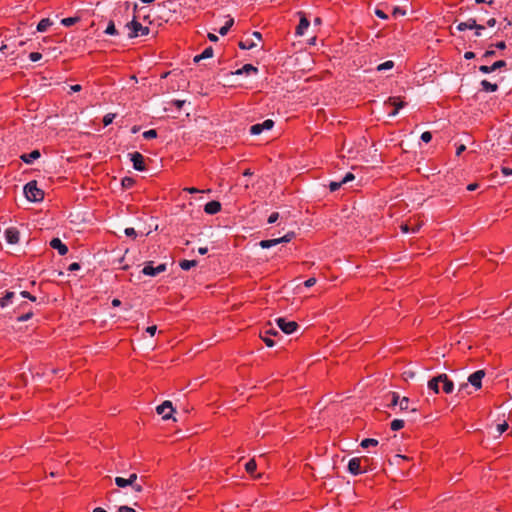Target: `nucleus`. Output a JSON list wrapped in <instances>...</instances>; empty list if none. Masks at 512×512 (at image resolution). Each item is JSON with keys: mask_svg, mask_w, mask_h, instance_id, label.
Returning <instances> with one entry per match:
<instances>
[{"mask_svg": "<svg viewBox=\"0 0 512 512\" xmlns=\"http://www.w3.org/2000/svg\"><path fill=\"white\" fill-rule=\"evenodd\" d=\"M378 445V440L374 439V438H366V439H363L360 443V446L362 448H368L370 446H377Z\"/></svg>", "mask_w": 512, "mask_h": 512, "instance_id": "nucleus-30", "label": "nucleus"}, {"mask_svg": "<svg viewBox=\"0 0 512 512\" xmlns=\"http://www.w3.org/2000/svg\"><path fill=\"white\" fill-rule=\"evenodd\" d=\"M385 105L393 106L394 109L389 112L390 117H394L398 114L399 109L403 108L406 103L398 97H389L387 101H385Z\"/></svg>", "mask_w": 512, "mask_h": 512, "instance_id": "nucleus-8", "label": "nucleus"}, {"mask_svg": "<svg viewBox=\"0 0 512 512\" xmlns=\"http://www.w3.org/2000/svg\"><path fill=\"white\" fill-rule=\"evenodd\" d=\"M276 323L278 327L285 333V334H292L295 332L299 325L295 321H287L285 318H277Z\"/></svg>", "mask_w": 512, "mask_h": 512, "instance_id": "nucleus-6", "label": "nucleus"}, {"mask_svg": "<svg viewBox=\"0 0 512 512\" xmlns=\"http://www.w3.org/2000/svg\"><path fill=\"white\" fill-rule=\"evenodd\" d=\"M132 487V489L135 491V492H142L143 490V486L141 484H137V483H134L133 485H130Z\"/></svg>", "mask_w": 512, "mask_h": 512, "instance_id": "nucleus-61", "label": "nucleus"}, {"mask_svg": "<svg viewBox=\"0 0 512 512\" xmlns=\"http://www.w3.org/2000/svg\"><path fill=\"white\" fill-rule=\"evenodd\" d=\"M481 86L483 90L486 92H495L498 90V85L495 83H491L488 80H482Z\"/></svg>", "mask_w": 512, "mask_h": 512, "instance_id": "nucleus-21", "label": "nucleus"}, {"mask_svg": "<svg viewBox=\"0 0 512 512\" xmlns=\"http://www.w3.org/2000/svg\"><path fill=\"white\" fill-rule=\"evenodd\" d=\"M342 186L341 181L340 182H330L329 189L331 192L337 191Z\"/></svg>", "mask_w": 512, "mask_h": 512, "instance_id": "nucleus-45", "label": "nucleus"}, {"mask_svg": "<svg viewBox=\"0 0 512 512\" xmlns=\"http://www.w3.org/2000/svg\"><path fill=\"white\" fill-rule=\"evenodd\" d=\"M115 484L119 487V488H125L127 486H130V482L128 479L126 478H123V477H116L115 478Z\"/></svg>", "mask_w": 512, "mask_h": 512, "instance_id": "nucleus-33", "label": "nucleus"}, {"mask_svg": "<svg viewBox=\"0 0 512 512\" xmlns=\"http://www.w3.org/2000/svg\"><path fill=\"white\" fill-rule=\"evenodd\" d=\"M105 34L111 35V36H117L119 35L118 30L115 27V24L112 20L109 21L106 30L104 31Z\"/></svg>", "mask_w": 512, "mask_h": 512, "instance_id": "nucleus-26", "label": "nucleus"}, {"mask_svg": "<svg viewBox=\"0 0 512 512\" xmlns=\"http://www.w3.org/2000/svg\"><path fill=\"white\" fill-rule=\"evenodd\" d=\"M485 376L484 370H477L468 377V382L475 388L480 389L482 387V379Z\"/></svg>", "mask_w": 512, "mask_h": 512, "instance_id": "nucleus-9", "label": "nucleus"}, {"mask_svg": "<svg viewBox=\"0 0 512 512\" xmlns=\"http://www.w3.org/2000/svg\"><path fill=\"white\" fill-rule=\"evenodd\" d=\"M315 283H316V278L311 277V278L307 279V280L304 282V285H305L306 287H312L313 285H315Z\"/></svg>", "mask_w": 512, "mask_h": 512, "instance_id": "nucleus-55", "label": "nucleus"}, {"mask_svg": "<svg viewBox=\"0 0 512 512\" xmlns=\"http://www.w3.org/2000/svg\"><path fill=\"white\" fill-rule=\"evenodd\" d=\"M400 229L403 233L411 232V227L407 223L401 224Z\"/></svg>", "mask_w": 512, "mask_h": 512, "instance_id": "nucleus-59", "label": "nucleus"}, {"mask_svg": "<svg viewBox=\"0 0 512 512\" xmlns=\"http://www.w3.org/2000/svg\"><path fill=\"white\" fill-rule=\"evenodd\" d=\"M404 424H405L404 420L394 419L390 424V428L393 431H398L404 427Z\"/></svg>", "mask_w": 512, "mask_h": 512, "instance_id": "nucleus-29", "label": "nucleus"}, {"mask_svg": "<svg viewBox=\"0 0 512 512\" xmlns=\"http://www.w3.org/2000/svg\"><path fill=\"white\" fill-rule=\"evenodd\" d=\"M392 14H393L394 16H395V15H397V14L404 15V14H405V11H403V10H402L401 8H399V7H395V8L393 9Z\"/></svg>", "mask_w": 512, "mask_h": 512, "instance_id": "nucleus-64", "label": "nucleus"}, {"mask_svg": "<svg viewBox=\"0 0 512 512\" xmlns=\"http://www.w3.org/2000/svg\"><path fill=\"white\" fill-rule=\"evenodd\" d=\"M138 476L136 473H132L129 475V477L127 478L130 482V485H133L134 483H136V480H137Z\"/></svg>", "mask_w": 512, "mask_h": 512, "instance_id": "nucleus-60", "label": "nucleus"}, {"mask_svg": "<svg viewBox=\"0 0 512 512\" xmlns=\"http://www.w3.org/2000/svg\"><path fill=\"white\" fill-rule=\"evenodd\" d=\"M496 429H497L498 436H499V435H501L502 433H504L508 429V423L507 422H503L501 424H498Z\"/></svg>", "mask_w": 512, "mask_h": 512, "instance_id": "nucleus-42", "label": "nucleus"}, {"mask_svg": "<svg viewBox=\"0 0 512 512\" xmlns=\"http://www.w3.org/2000/svg\"><path fill=\"white\" fill-rule=\"evenodd\" d=\"M126 27L129 29L128 37L130 39L136 38L138 36H145L148 35L150 30L149 27L143 26L140 22L136 20L134 17L132 21L128 22L126 24Z\"/></svg>", "mask_w": 512, "mask_h": 512, "instance_id": "nucleus-2", "label": "nucleus"}, {"mask_svg": "<svg viewBox=\"0 0 512 512\" xmlns=\"http://www.w3.org/2000/svg\"><path fill=\"white\" fill-rule=\"evenodd\" d=\"M42 58V54L39 53V52H31L29 54V59L32 61V62H37L39 61L40 59Z\"/></svg>", "mask_w": 512, "mask_h": 512, "instance_id": "nucleus-43", "label": "nucleus"}, {"mask_svg": "<svg viewBox=\"0 0 512 512\" xmlns=\"http://www.w3.org/2000/svg\"><path fill=\"white\" fill-rule=\"evenodd\" d=\"M256 468H257V463H256V461L254 459H250L245 464V470L250 475H252L256 471Z\"/></svg>", "mask_w": 512, "mask_h": 512, "instance_id": "nucleus-27", "label": "nucleus"}, {"mask_svg": "<svg viewBox=\"0 0 512 512\" xmlns=\"http://www.w3.org/2000/svg\"><path fill=\"white\" fill-rule=\"evenodd\" d=\"M278 219H279V213H278V212H273V213H271V215H270V216H269V218H268V223H269V224H273V223H275Z\"/></svg>", "mask_w": 512, "mask_h": 512, "instance_id": "nucleus-48", "label": "nucleus"}, {"mask_svg": "<svg viewBox=\"0 0 512 512\" xmlns=\"http://www.w3.org/2000/svg\"><path fill=\"white\" fill-rule=\"evenodd\" d=\"M40 157L39 150H33L30 153L22 154L20 156L21 160L27 164H31L34 160Z\"/></svg>", "mask_w": 512, "mask_h": 512, "instance_id": "nucleus-18", "label": "nucleus"}, {"mask_svg": "<svg viewBox=\"0 0 512 512\" xmlns=\"http://www.w3.org/2000/svg\"><path fill=\"white\" fill-rule=\"evenodd\" d=\"M197 261L196 260H181L179 262V266L183 269V270H189L190 268L192 267H195L197 265Z\"/></svg>", "mask_w": 512, "mask_h": 512, "instance_id": "nucleus-25", "label": "nucleus"}, {"mask_svg": "<svg viewBox=\"0 0 512 512\" xmlns=\"http://www.w3.org/2000/svg\"><path fill=\"white\" fill-rule=\"evenodd\" d=\"M375 14H376L377 17H379L381 19H387L388 18L387 14L384 11L380 10V9H376L375 10Z\"/></svg>", "mask_w": 512, "mask_h": 512, "instance_id": "nucleus-52", "label": "nucleus"}, {"mask_svg": "<svg viewBox=\"0 0 512 512\" xmlns=\"http://www.w3.org/2000/svg\"><path fill=\"white\" fill-rule=\"evenodd\" d=\"M24 194L31 202H40L44 199V191L37 187L35 180L28 182L24 186Z\"/></svg>", "mask_w": 512, "mask_h": 512, "instance_id": "nucleus-1", "label": "nucleus"}, {"mask_svg": "<svg viewBox=\"0 0 512 512\" xmlns=\"http://www.w3.org/2000/svg\"><path fill=\"white\" fill-rule=\"evenodd\" d=\"M428 388L436 394L440 392V380L437 379V376L428 381Z\"/></svg>", "mask_w": 512, "mask_h": 512, "instance_id": "nucleus-20", "label": "nucleus"}, {"mask_svg": "<svg viewBox=\"0 0 512 512\" xmlns=\"http://www.w3.org/2000/svg\"><path fill=\"white\" fill-rule=\"evenodd\" d=\"M295 238V232L289 231L286 233L283 237L275 238V239H268V240H262L259 242V246L263 249H268L270 247H273L280 243H288L292 239Z\"/></svg>", "mask_w": 512, "mask_h": 512, "instance_id": "nucleus-3", "label": "nucleus"}, {"mask_svg": "<svg viewBox=\"0 0 512 512\" xmlns=\"http://www.w3.org/2000/svg\"><path fill=\"white\" fill-rule=\"evenodd\" d=\"M506 65H507L506 61L498 60V61L494 62L491 66L481 65L479 67V71L484 74H488V73H492V72L496 71L497 69L503 68Z\"/></svg>", "mask_w": 512, "mask_h": 512, "instance_id": "nucleus-13", "label": "nucleus"}, {"mask_svg": "<svg viewBox=\"0 0 512 512\" xmlns=\"http://www.w3.org/2000/svg\"><path fill=\"white\" fill-rule=\"evenodd\" d=\"M261 339L264 341V343L268 347H273L275 345V342L271 339V337L267 334L261 335Z\"/></svg>", "mask_w": 512, "mask_h": 512, "instance_id": "nucleus-40", "label": "nucleus"}, {"mask_svg": "<svg viewBox=\"0 0 512 512\" xmlns=\"http://www.w3.org/2000/svg\"><path fill=\"white\" fill-rule=\"evenodd\" d=\"M80 269V264L77 262L71 263L68 267L69 271H76Z\"/></svg>", "mask_w": 512, "mask_h": 512, "instance_id": "nucleus-57", "label": "nucleus"}, {"mask_svg": "<svg viewBox=\"0 0 512 512\" xmlns=\"http://www.w3.org/2000/svg\"><path fill=\"white\" fill-rule=\"evenodd\" d=\"M118 512H136L133 508L128 506H120Z\"/></svg>", "mask_w": 512, "mask_h": 512, "instance_id": "nucleus-58", "label": "nucleus"}, {"mask_svg": "<svg viewBox=\"0 0 512 512\" xmlns=\"http://www.w3.org/2000/svg\"><path fill=\"white\" fill-rule=\"evenodd\" d=\"M50 246L56 249L61 256L68 253V247L59 238H53L50 241Z\"/></svg>", "mask_w": 512, "mask_h": 512, "instance_id": "nucleus-16", "label": "nucleus"}, {"mask_svg": "<svg viewBox=\"0 0 512 512\" xmlns=\"http://www.w3.org/2000/svg\"><path fill=\"white\" fill-rule=\"evenodd\" d=\"M52 25V21L49 18L42 19L37 25L38 32H45Z\"/></svg>", "mask_w": 512, "mask_h": 512, "instance_id": "nucleus-23", "label": "nucleus"}, {"mask_svg": "<svg viewBox=\"0 0 512 512\" xmlns=\"http://www.w3.org/2000/svg\"><path fill=\"white\" fill-rule=\"evenodd\" d=\"M20 295L23 297V298H27L29 299L30 301L32 302H35L36 301V297L33 296L32 294H30L28 291H22L20 293Z\"/></svg>", "mask_w": 512, "mask_h": 512, "instance_id": "nucleus-49", "label": "nucleus"}, {"mask_svg": "<svg viewBox=\"0 0 512 512\" xmlns=\"http://www.w3.org/2000/svg\"><path fill=\"white\" fill-rule=\"evenodd\" d=\"M432 139V134L429 131H425L421 134V140L425 143H429Z\"/></svg>", "mask_w": 512, "mask_h": 512, "instance_id": "nucleus-44", "label": "nucleus"}, {"mask_svg": "<svg viewBox=\"0 0 512 512\" xmlns=\"http://www.w3.org/2000/svg\"><path fill=\"white\" fill-rule=\"evenodd\" d=\"M238 46L242 50H250L256 47V43L252 39H246L244 41H240Z\"/></svg>", "mask_w": 512, "mask_h": 512, "instance_id": "nucleus-24", "label": "nucleus"}, {"mask_svg": "<svg viewBox=\"0 0 512 512\" xmlns=\"http://www.w3.org/2000/svg\"><path fill=\"white\" fill-rule=\"evenodd\" d=\"M389 395L391 397V401L388 407H395L397 405L399 406V402L401 400L399 394L397 392H391Z\"/></svg>", "mask_w": 512, "mask_h": 512, "instance_id": "nucleus-32", "label": "nucleus"}, {"mask_svg": "<svg viewBox=\"0 0 512 512\" xmlns=\"http://www.w3.org/2000/svg\"><path fill=\"white\" fill-rule=\"evenodd\" d=\"M20 233L17 228L10 227L5 230V239L9 244H17L19 242Z\"/></svg>", "mask_w": 512, "mask_h": 512, "instance_id": "nucleus-14", "label": "nucleus"}, {"mask_svg": "<svg viewBox=\"0 0 512 512\" xmlns=\"http://www.w3.org/2000/svg\"><path fill=\"white\" fill-rule=\"evenodd\" d=\"M354 179H355L354 174H353V173H351V172H349V173H347V174L343 177V179L341 180V183H342V184H345V183L350 182V181H352V180H354Z\"/></svg>", "mask_w": 512, "mask_h": 512, "instance_id": "nucleus-46", "label": "nucleus"}, {"mask_svg": "<svg viewBox=\"0 0 512 512\" xmlns=\"http://www.w3.org/2000/svg\"><path fill=\"white\" fill-rule=\"evenodd\" d=\"M135 181L130 177H124L122 179V186L125 188H131L134 185Z\"/></svg>", "mask_w": 512, "mask_h": 512, "instance_id": "nucleus-39", "label": "nucleus"}, {"mask_svg": "<svg viewBox=\"0 0 512 512\" xmlns=\"http://www.w3.org/2000/svg\"><path fill=\"white\" fill-rule=\"evenodd\" d=\"M15 296L14 292L7 291L5 295L0 298V306L2 308L6 307L9 303H11L12 298Z\"/></svg>", "mask_w": 512, "mask_h": 512, "instance_id": "nucleus-22", "label": "nucleus"}, {"mask_svg": "<svg viewBox=\"0 0 512 512\" xmlns=\"http://www.w3.org/2000/svg\"><path fill=\"white\" fill-rule=\"evenodd\" d=\"M33 311L32 309H29L27 312L23 313L22 315L18 316L17 317V321L18 322H24V321H27L29 319H31L33 317Z\"/></svg>", "mask_w": 512, "mask_h": 512, "instance_id": "nucleus-35", "label": "nucleus"}, {"mask_svg": "<svg viewBox=\"0 0 512 512\" xmlns=\"http://www.w3.org/2000/svg\"><path fill=\"white\" fill-rule=\"evenodd\" d=\"M394 67V62L391 60H388L384 63H381L377 66V71H384L388 69H392Z\"/></svg>", "mask_w": 512, "mask_h": 512, "instance_id": "nucleus-34", "label": "nucleus"}, {"mask_svg": "<svg viewBox=\"0 0 512 512\" xmlns=\"http://www.w3.org/2000/svg\"><path fill=\"white\" fill-rule=\"evenodd\" d=\"M242 71L243 73L245 74H249L251 72L253 73H257L258 72V68L253 66L252 64H245L243 67H242Z\"/></svg>", "mask_w": 512, "mask_h": 512, "instance_id": "nucleus-36", "label": "nucleus"}, {"mask_svg": "<svg viewBox=\"0 0 512 512\" xmlns=\"http://www.w3.org/2000/svg\"><path fill=\"white\" fill-rule=\"evenodd\" d=\"M131 161L133 163V168L137 171H144L146 169L145 163H144V157L139 152H134L130 154Z\"/></svg>", "mask_w": 512, "mask_h": 512, "instance_id": "nucleus-12", "label": "nucleus"}, {"mask_svg": "<svg viewBox=\"0 0 512 512\" xmlns=\"http://www.w3.org/2000/svg\"><path fill=\"white\" fill-rule=\"evenodd\" d=\"M465 22L468 25L469 29H474V30H484L485 29V27L483 25L477 24L476 19H474V18H469Z\"/></svg>", "mask_w": 512, "mask_h": 512, "instance_id": "nucleus-28", "label": "nucleus"}, {"mask_svg": "<svg viewBox=\"0 0 512 512\" xmlns=\"http://www.w3.org/2000/svg\"><path fill=\"white\" fill-rule=\"evenodd\" d=\"M167 269V266L165 263L159 264L157 267L153 266V261H148L145 263L142 273L147 276H156L159 273L165 272Z\"/></svg>", "mask_w": 512, "mask_h": 512, "instance_id": "nucleus-5", "label": "nucleus"}, {"mask_svg": "<svg viewBox=\"0 0 512 512\" xmlns=\"http://www.w3.org/2000/svg\"><path fill=\"white\" fill-rule=\"evenodd\" d=\"M496 52L493 49H488L482 56L483 59L495 56Z\"/></svg>", "mask_w": 512, "mask_h": 512, "instance_id": "nucleus-51", "label": "nucleus"}, {"mask_svg": "<svg viewBox=\"0 0 512 512\" xmlns=\"http://www.w3.org/2000/svg\"><path fill=\"white\" fill-rule=\"evenodd\" d=\"M156 330H157V327L155 325H153V326H148L146 329V332L149 333L151 336H154Z\"/></svg>", "mask_w": 512, "mask_h": 512, "instance_id": "nucleus-62", "label": "nucleus"}, {"mask_svg": "<svg viewBox=\"0 0 512 512\" xmlns=\"http://www.w3.org/2000/svg\"><path fill=\"white\" fill-rule=\"evenodd\" d=\"M79 20H80L79 17H67V18H63L61 20V24L66 27H69V26H72V25L76 24L77 22H79Z\"/></svg>", "mask_w": 512, "mask_h": 512, "instance_id": "nucleus-31", "label": "nucleus"}, {"mask_svg": "<svg viewBox=\"0 0 512 512\" xmlns=\"http://www.w3.org/2000/svg\"><path fill=\"white\" fill-rule=\"evenodd\" d=\"M115 116H116V115H115V114H113V113H108V114H106V115L103 117V125H104V126H108V125H110V124L113 122V120H114Z\"/></svg>", "mask_w": 512, "mask_h": 512, "instance_id": "nucleus-37", "label": "nucleus"}, {"mask_svg": "<svg viewBox=\"0 0 512 512\" xmlns=\"http://www.w3.org/2000/svg\"><path fill=\"white\" fill-rule=\"evenodd\" d=\"M362 461H364L365 463H368L369 458L368 457H363V458L355 457V458L350 459L349 463H348V471L353 475H359V474H363V473L367 472L366 468L362 469V467H361Z\"/></svg>", "mask_w": 512, "mask_h": 512, "instance_id": "nucleus-4", "label": "nucleus"}, {"mask_svg": "<svg viewBox=\"0 0 512 512\" xmlns=\"http://www.w3.org/2000/svg\"><path fill=\"white\" fill-rule=\"evenodd\" d=\"M491 47H495L500 50H504L506 48V43L504 41L497 42L496 44H492Z\"/></svg>", "mask_w": 512, "mask_h": 512, "instance_id": "nucleus-53", "label": "nucleus"}, {"mask_svg": "<svg viewBox=\"0 0 512 512\" xmlns=\"http://www.w3.org/2000/svg\"><path fill=\"white\" fill-rule=\"evenodd\" d=\"M300 15V21L298 26L296 27V35L302 36L304 34V31L309 27L310 22L307 19L304 12H299Z\"/></svg>", "mask_w": 512, "mask_h": 512, "instance_id": "nucleus-15", "label": "nucleus"}, {"mask_svg": "<svg viewBox=\"0 0 512 512\" xmlns=\"http://www.w3.org/2000/svg\"><path fill=\"white\" fill-rule=\"evenodd\" d=\"M143 137L145 139H154L157 137V131L155 129H150L143 133Z\"/></svg>", "mask_w": 512, "mask_h": 512, "instance_id": "nucleus-38", "label": "nucleus"}, {"mask_svg": "<svg viewBox=\"0 0 512 512\" xmlns=\"http://www.w3.org/2000/svg\"><path fill=\"white\" fill-rule=\"evenodd\" d=\"M124 233H125V235H126L127 237L136 238V236H137V233H136V231H135V229H134V228H126V229L124 230Z\"/></svg>", "mask_w": 512, "mask_h": 512, "instance_id": "nucleus-47", "label": "nucleus"}, {"mask_svg": "<svg viewBox=\"0 0 512 512\" xmlns=\"http://www.w3.org/2000/svg\"><path fill=\"white\" fill-rule=\"evenodd\" d=\"M220 210H221V203L218 201H215V200L206 203L204 206L205 213H207L209 215H214V214L218 213Z\"/></svg>", "mask_w": 512, "mask_h": 512, "instance_id": "nucleus-17", "label": "nucleus"}, {"mask_svg": "<svg viewBox=\"0 0 512 512\" xmlns=\"http://www.w3.org/2000/svg\"><path fill=\"white\" fill-rule=\"evenodd\" d=\"M475 57V53L472 51H467L464 54V58L467 60L473 59Z\"/></svg>", "mask_w": 512, "mask_h": 512, "instance_id": "nucleus-63", "label": "nucleus"}, {"mask_svg": "<svg viewBox=\"0 0 512 512\" xmlns=\"http://www.w3.org/2000/svg\"><path fill=\"white\" fill-rule=\"evenodd\" d=\"M213 56V48L211 46L204 49L202 52V57L205 59L211 58Z\"/></svg>", "mask_w": 512, "mask_h": 512, "instance_id": "nucleus-41", "label": "nucleus"}, {"mask_svg": "<svg viewBox=\"0 0 512 512\" xmlns=\"http://www.w3.org/2000/svg\"><path fill=\"white\" fill-rule=\"evenodd\" d=\"M156 411L159 415H162V418L164 420H168L171 418V414L172 412L174 411V408L172 406V402L171 401H164L161 405H159L157 408H156Z\"/></svg>", "mask_w": 512, "mask_h": 512, "instance_id": "nucleus-7", "label": "nucleus"}, {"mask_svg": "<svg viewBox=\"0 0 512 512\" xmlns=\"http://www.w3.org/2000/svg\"><path fill=\"white\" fill-rule=\"evenodd\" d=\"M437 379L440 380V383L442 384V391L446 394H451L454 390V383L452 380H450L447 376V374H439L437 376Z\"/></svg>", "mask_w": 512, "mask_h": 512, "instance_id": "nucleus-11", "label": "nucleus"}, {"mask_svg": "<svg viewBox=\"0 0 512 512\" xmlns=\"http://www.w3.org/2000/svg\"><path fill=\"white\" fill-rule=\"evenodd\" d=\"M184 103V100H173L171 102V104L174 105L178 110H180L183 107Z\"/></svg>", "mask_w": 512, "mask_h": 512, "instance_id": "nucleus-50", "label": "nucleus"}, {"mask_svg": "<svg viewBox=\"0 0 512 512\" xmlns=\"http://www.w3.org/2000/svg\"><path fill=\"white\" fill-rule=\"evenodd\" d=\"M399 408L402 411H410V412H417V408H410V399L408 397H403L399 402Z\"/></svg>", "mask_w": 512, "mask_h": 512, "instance_id": "nucleus-19", "label": "nucleus"}, {"mask_svg": "<svg viewBox=\"0 0 512 512\" xmlns=\"http://www.w3.org/2000/svg\"><path fill=\"white\" fill-rule=\"evenodd\" d=\"M456 29L458 31H465L467 29H469L468 25L466 24V22H460L457 26H456Z\"/></svg>", "mask_w": 512, "mask_h": 512, "instance_id": "nucleus-54", "label": "nucleus"}, {"mask_svg": "<svg viewBox=\"0 0 512 512\" xmlns=\"http://www.w3.org/2000/svg\"><path fill=\"white\" fill-rule=\"evenodd\" d=\"M501 172L505 175V176H510L512 175V168H509V167H505L503 166L501 168Z\"/></svg>", "mask_w": 512, "mask_h": 512, "instance_id": "nucleus-56", "label": "nucleus"}, {"mask_svg": "<svg viewBox=\"0 0 512 512\" xmlns=\"http://www.w3.org/2000/svg\"><path fill=\"white\" fill-rule=\"evenodd\" d=\"M274 126V122L271 119L265 120L263 123L252 125L250 133L252 135H259L263 130H269Z\"/></svg>", "mask_w": 512, "mask_h": 512, "instance_id": "nucleus-10", "label": "nucleus"}]
</instances>
